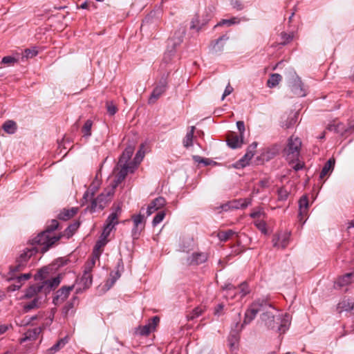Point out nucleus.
Masks as SVG:
<instances>
[{
    "label": "nucleus",
    "mask_w": 354,
    "mask_h": 354,
    "mask_svg": "<svg viewBox=\"0 0 354 354\" xmlns=\"http://www.w3.org/2000/svg\"><path fill=\"white\" fill-rule=\"evenodd\" d=\"M261 321L265 325L271 329L277 328L279 333H284L290 324V316L287 313L281 317H275L272 312L266 310L261 317Z\"/></svg>",
    "instance_id": "f257e3e1"
},
{
    "label": "nucleus",
    "mask_w": 354,
    "mask_h": 354,
    "mask_svg": "<svg viewBox=\"0 0 354 354\" xmlns=\"http://www.w3.org/2000/svg\"><path fill=\"white\" fill-rule=\"evenodd\" d=\"M61 238L60 236H53L44 230L29 241L31 247H37L38 252L44 254L47 252Z\"/></svg>",
    "instance_id": "f03ea898"
},
{
    "label": "nucleus",
    "mask_w": 354,
    "mask_h": 354,
    "mask_svg": "<svg viewBox=\"0 0 354 354\" xmlns=\"http://www.w3.org/2000/svg\"><path fill=\"white\" fill-rule=\"evenodd\" d=\"M95 263L94 259H93L91 262L87 263L83 271V274L80 278H77L75 285L77 284L80 287L77 288L75 290V294H80L84 290L88 289L93 283V275L91 274L92 269Z\"/></svg>",
    "instance_id": "7ed1b4c3"
},
{
    "label": "nucleus",
    "mask_w": 354,
    "mask_h": 354,
    "mask_svg": "<svg viewBox=\"0 0 354 354\" xmlns=\"http://www.w3.org/2000/svg\"><path fill=\"white\" fill-rule=\"evenodd\" d=\"M301 142L297 137L290 136L288 140L287 146L283 150V156L290 162L299 159Z\"/></svg>",
    "instance_id": "20e7f679"
},
{
    "label": "nucleus",
    "mask_w": 354,
    "mask_h": 354,
    "mask_svg": "<svg viewBox=\"0 0 354 354\" xmlns=\"http://www.w3.org/2000/svg\"><path fill=\"white\" fill-rule=\"evenodd\" d=\"M272 308L270 304H269L264 299H257L254 301L248 308L245 313V317L243 323L241 325L243 328V325L250 324L256 317L257 314L260 311H263L267 309Z\"/></svg>",
    "instance_id": "39448f33"
},
{
    "label": "nucleus",
    "mask_w": 354,
    "mask_h": 354,
    "mask_svg": "<svg viewBox=\"0 0 354 354\" xmlns=\"http://www.w3.org/2000/svg\"><path fill=\"white\" fill-rule=\"evenodd\" d=\"M121 213L122 207L120 205H118L106 218L100 238L106 240L112 230L118 224V218Z\"/></svg>",
    "instance_id": "423d86ee"
},
{
    "label": "nucleus",
    "mask_w": 354,
    "mask_h": 354,
    "mask_svg": "<svg viewBox=\"0 0 354 354\" xmlns=\"http://www.w3.org/2000/svg\"><path fill=\"white\" fill-rule=\"evenodd\" d=\"M184 31L175 32L173 37L168 40L167 49L164 54L163 60L168 62L171 60V57L175 53V49L177 46H179L183 42Z\"/></svg>",
    "instance_id": "0eeeda50"
},
{
    "label": "nucleus",
    "mask_w": 354,
    "mask_h": 354,
    "mask_svg": "<svg viewBox=\"0 0 354 354\" xmlns=\"http://www.w3.org/2000/svg\"><path fill=\"white\" fill-rule=\"evenodd\" d=\"M168 75L169 73L163 74L158 84L156 85L149 99V104L154 103L166 91L167 88Z\"/></svg>",
    "instance_id": "6e6552de"
},
{
    "label": "nucleus",
    "mask_w": 354,
    "mask_h": 354,
    "mask_svg": "<svg viewBox=\"0 0 354 354\" xmlns=\"http://www.w3.org/2000/svg\"><path fill=\"white\" fill-rule=\"evenodd\" d=\"M118 168L120 167V171L115 176L114 186L116 187L118 184L121 183L127 176L128 173H133L137 167L136 163L130 162V165H117Z\"/></svg>",
    "instance_id": "1a4fd4ad"
},
{
    "label": "nucleus",
    "mask_w": 354,
    "mask_h": 354,
    "mask_svg": "<svg viewBox=\"0 0 354 354\" xmlns=\"http://www.w3.org/2000/svg\"><path fill=\"white\" fill-rule=\"evenodd\" d=\"M110 194H104L102 193L97 198H94L91 203V205L87 207L90 212L93 213L97 210L103 209L109 201Z\"/></svg>",
    "instance_id": "9d476101"
},
{
    "label": "nucleus",
    "mask_w": 354,
    "mask_h": 354,
    "mask_svg": "<svg viewBox=\"0 0 354 354\" xmlns=\"http://www.w3.org/2000/svg\"><path fill=\"white\" fill-rule=\"evenodd\" d=\"M75 288V283L71 286H64L55 292L53 303L55 306L62 304L69 296L71 292Z\"/></svg>",
    "instance_id": "9b49d317"
},
{
    "label": "nucleus",
    "mask_w": 354,
    "mask_h": 354,
    "mask_svg": "<svg viewBox=\"0 0 354 354\" xmlns=\"http://www.w3.org/2000/svg\"><path fill=\"white\" fill-rule=\"evenodd\" d=\"M290 90L293 95L297 97H304L306 95L303 83L297 75H295L292 77L290 84Z\"/></svg>",
    "instance_id": "f8f14e48"
},
{
    "label": "nucleus",
    "mask_w": 354,
    "mask_h": 354,
    "mask_svg": "<svg viewBox=\"0 0 354 354\" xmlns=\"http://www.w3.org/2000/svg\"><path fill=\"white\" fill-rule=\"evenodd\" d=\"M44 286L41 285V283L33 284L25 290L23 298L29 299L36 297H41V293L44 291Z\"/></svg>",
    "instance_id": "ddd939ff"
},
{
    "label": "nucleus",
    "mask_w": 354,
    "mask_h": 354,
    "mask_svg": "<svg viewBox=\"0 0 354 354\" xmlns=\"http://www.w3.org/2000/svg\"><path fill=\"white\" fill-rule=\"evenodd\" d=\"M131 218L133 222L132 235L134 237H138L140 232L145 228V217L141 214H139L133 215Z\"/></svg>",
    "instance_id": "4468645a"
},
{
    "label": "nucleus",
    "mask_w": 354,
    "mask_h": 354,
    "mask_svg": "<svg viewBox=\"0 0 354 354\" xmlns=\"http://www.w3.org/2000/svg\"><path fill=\"white\" fill-rule=\"evenodd\" d=\"M37 252L38 250L37 249V247L26 248L21 251V254L17 258L16 260H17V262H19L20 263L23 264L25 267H26L27 263L29 259L31 258V257H32Z\"/></svg>",
    "instance_id": "2eb2a0df"
},
{
    "label": "nucleus",
    "mask_w": 354,
    "mask_h": 354,
    "mask_svg": "<svg viewBox=\"0 0 354 354\" xmlns=\"http://www.w3.org/2000/svg\"><path fill=\"white\" fill-rule=\"evenodd\" d=\"M208 258V255L205 252H194L187 259V265L197 266L205 263Z\"/></svg>",
    "instance_id": "dca6fc26"
},
{
    "label": "nucleus",
    "mask_w": 354,
    "mask_h": 354,
    "mask_svg": "<svg viewBox=\"0 0 354 354\" xmlns=\"http://www.w3.org/2000/svg\"><path fill=\"white\" fill-rule=\"evenodd\" d=\"M290 238V232H284L278 234L277 236L273 238V244L274 246L281 247V248H285L288 244L289 243Z\"/></svg>",
    "instance_id": "f3484780"
},
{
    "label": "nucleus",
    "mask_w": 354,
    "mask_h": 354,
    "mask_svg": "<svg viewBox=\"0 0 354 354\" xmlns=\"http://www.w3.org/2000/svg\"><path fill=\"white\" fill-rule=\"evenodd\" d=\"M166 201L163 197H158L153 200L148 205L147 209V216H150L163 206H165Z\"/></svg>",
    "instance_id": "a211bd4d"
},
{
    "label": "nucleus",
    "mask_w": 354,
    "mask_h": 354,
    "mask_svg": "<svg viewBox=\"0 0 354 354\" xmlns=\"http://www.w3.org/2000/svg\"><path fill=\"white\" fill-rule=\"evenodd\" d=\"M229 39L227 35L219 37L217 39L211 41L209 48L211 50L215 53H220L223 50L225 42Z\"/></svg>",
    "instance_id": "6ab92c4d"
},
{
    "label": "nucleus",
    "mask_w": 354,
    "mask_h": 354,
    "mask_svg": "<svg viewBox=\"0 0 354 354\" xmlns=\"http://www.w3.org/2000/svg\"><path fill=\"white\" fill-rule=\"evenodd\" d=\"M62 281V276L57 275V277L52 278L50 279L43 281L41 285L44 286V294L46 295L47 293H49L53 288L57 287Z\"/></svg>",
    "instance_id": "aec40b11"
},
{
    "label": "nucleus",
    "mask_w": 354,
    "mask_h": 354,
    "mask_svg": "<svg viewBox=\"0 0 354 354\" xmlns=\"http://www.w3.org/2000/svg\"><path fill=\"white\" fill-rule=\"evenodd\" d=\"M43 303L42 297H36L32 298L30 301L26 302L23 306V310L28 313L32 310L39 308Z\"/></svg>",
    "instance_id": "412c9836"
},
{
    "label": "nucleus",
    "mask_w": 354,
    "mask_h": 354,
    "mask_svg": "<svg viewBox=\"0 0 354 354\" xmlns=\"http://www.w3.org/2000/svg\"><path fill=\"white\" fill-rule=\"evenodd\" d=\"M135 150V147L132 145L127 146L122 155L119 158V161L118 162V165H130L129 160L131 159L133 152Z\"/></svg>",
    "instance_id": "4be33fe9"
},
{
    "label": "nucleus",
    "mask_w": 354,
    "mask_h": 354,
    "mask_svg": "<svg viewBox=\"0 0 354 354\" xmlns=\"http://www.w3.org/2000/svg\"><path fill=\"white\" fill-rule=\"evenodd\" d=\"M252 197L246 198H239L230 201V205L233 209H244L252 203Z\"/></svg>",
    "instance_id": "5701e85b"
},
{
    "label": "nucleus",
    "mask_w": 354,
    "mask_h": 354,
    "mask_svg": "<svg viewBox=\"0 0 354 354\" xmlns=\"http://www.w3.org/2000/svg\"><path fill=\"white\" fill-rule=\"evenodd\" d=\"M43 328L35 327L32 329H28L25 333L24 337L21 339V342L26 341L35 340L41 333Z\"/></svg>",
    "instance_id": "b1692460"
},
{
    "label": "nucleus",
    "mask_w": 354,
    "mask_h": 354,
    "mask_svg": "<svg viewBox=\"0 0 354 354\" xmlns=\"http://www.w3.org/2000/svg\"><path fill=\"white\" fill-rule=\"evenodd\" d=\"M78 212V207L62 209L57 216L59 220L68 221L73 218Z\"/></svg>",
    "instance_id": "393cba45"
},
{
    "label": "nucleus",
    "mask_w": 354,
    "mask_h": 354,
    "mask_svg": "<svg viewBox=\"0 0 354 354\" xmlns=\"http://www.w3.org/2000/svg\"><path fill=\"white\" fill-rule=\"evenodd\" d=\"M68 342V337H64L59 339L53 346L49 348L46 353L47 354H55L62 349Z\"/></svg>",
    "instance_id": "a878e982"
},
{
    "label": "nucleus",
    "mask_w": 354,
    "mask_h": 354,
    "mask_svg": "<svg viewBox=\"0 0 354 354\" xmlns=\"http://www.w3.org/2000/svg\"><path fill=\"white\" fill-rule=\"evenodd\" d=\"M335 164V160L334 158H330L324 165L320 174L319 178H324L329 173L332 172L333 170L334 166Z\"/></svg>",
    "instance_id": "bb28decb"
},
{
    "label": "nucleus",
    "mask_w": 354,
    "mask_h": 354,
    "mask_svg": "<svg viewBox=\"0 0 354 354\" xmlns=\"http://www.w3.org/2000/svg\"><path fill=\"white\" fill-rule=\"evenodd\" d=\"M77 299L76 296H74L69 301H68L62 308V315L66 317L74 313L75 302Z\"/></svg>",
    "instance_id": "cd10ccee"
},
{
    "label": "nucleus",
    "mask_w": 354,
    "mask_h": 354,
    "mask_svg": "<svg viewBox=\"0 0 354 354\" xmlns=\"http://www.w3.org/2000/svg\"><path fill=\"white\" fill-rule=\"evenodd\" d=\"M227 145L232 149H236L241 147L243 142V137L237 135H232L227 138Z\"/></svg>",
    "instance_id": "c85d7f7f"
},
{
    "label": "nucleus",
    "mask_w": 354,
    "mask_h": 354,
    "mask_svg": "<svg viewBox=\"0 0 354 354\" xmlns=\"http://www.w3.org/2000/svg\"><path fill=\"white\" fill-rule=\"evenodd\" d=\"M223 290L225 291L224 296L227 299H233L239 295L237 288L230 283L225 285V287H223Z\"/></svg>",
    "instance_id": "c756f323"
},
{
    "label": "nucleus",
    "mask_w": 354,
    "mask_h": 354,
    "mask_svg": "<svg viewBox=\"0 0 354 354\" xmlns=\"http://www.w3.org/2000/svg\"><path fill=\"white\" fill-rule=\"evenodd\" d=\"M206 310V307L205 306H198L192 310L187 315V320H194L196 319Z\"/></svg>",
    "instance_id": "7c9ffc66"
},
{
    "label": "nucleus",
    "mask_w": 354,
    "mask_h": 354,
    "mask_svg": "<svg viewBox=\"0 0 354 354\" xmlns=\"http://www.w3.org/2000/svg\"><path fill=\"white\" fill-rule=\"evenodd\" d=\"M354 281V271L346 273L338 278L337 283L339 286H344Z\"/></svg>",
    "instance_id": "2f4dec72"
},
{
    "label": "nucleus",
    "mask_w": 354,
    "mask_h": 354,
    "mask_svg": "<svg viewBox=\"0 0 354 354\" xmlns=\"http://www.w3.org/2000/svg\"><path fill=\"white\" fill-rule=\"evenodd\" d=\"M308 205V198L307 196H303L299 201V216L302 217L307 214Z\"/></svg>",
    "instance_id": "473e14b6"
},
{
    "label": "nucleus",
    "mask_w": 354,
    "mask_h": 354,
    "mask_svg": "<svg viewBox=\"0 0 354 354\" xmlns=\"http://www.w3.org/2000/svg\"><path fill=\"white\" fill-rule=\"evenodd\" d=\"M194 131L195 127L192 126L189 128V131L183 139V145L185 147L188 148L192 146Z\"/></svg>",
    "instance_id": "72a5a7b5"
},
{
    "label": "nucleus",
    "mask_w": 354,
    "mask_h": 354,
    "mask_svg": "<svg viewBox=\"0 0 354 354\" xmlns=\"http://www.w3.org/2000/svg\"><path fill=\"white\" fill-rule=\"evenodd\" d=\"M116 268H117V270L115 272H111V274H110L111 279H110L109 281H110V283H111V286L113 285L115 283V282L121 276L120 272H121L122 270H123V263H122V259L119 260Z\"/></svg>",
    "instance_id": "f704fd0d"
},
{
    "label": "nucleus",
    "mask_w": 354,
    "mask_h": 354,
    "mask_svg": "<svg viewBox=\"0 0 354 354\" xmlns=\"http://www.w3.org/2000/svg\"><path fill=\"white\" fill-rule=\"evenodd\" d=\"M2 129L7 133L13 134L16 132L17 127L15 121L9 120L3 124Z\"/></svg>",
    "instance_id": "c9c22d12"
},
{
    "label": "nucleus",
    "mask_w": 354,
    "mask_h": 354,
    "mask_svg": "<svg viewBox=\"0 0 354 354\" xmlns=\"http://www.w3.org/2000/svg\"><path fill=\"white\" fill-rule=\"evenodd\" d=\"M26 267L20 263L19 262H17V260L15 261V265L10 266V272H9V278L8 280H13L15 279L17 276H15V273L19 271L23 270Z\"/></svg>",
    "instance_id": "e433bc0d"
},
{
    "label": "nucleus",
    "mask_w": 354,
    "mask_h": 354,
    "mask_svg": "<svg viewBox=\"0 0 354 354\" xmlns=\"http://www.w3.org/2000/svg\"><path fill=\"white\" fill-rule=\"evenodd\" d=\"M255 151L254 150H251V149L248 147L246 153L239 160V164L241 167H245L249 164V161L254 156Z\"/></svg>",
    "instance_id": "4c0bfd02"
},
{
    "label": "nucleus",
    "mask_w": 354,
    "mask_h": 354,
    "mask_svg": "<svg viewBox=\"0 0 354 354\" xmlns=\"http://www.w3.org/2000/svg\"><path fill=\"white\" fill-rule=\"evenodd\" d=\"M80 225V222L79 221H75L73 223L70 224L66 229L65 230V235L70 238L72 236L75 232L77 231V230L79 228Z\"/></svg>",
    "instance_id": "58836bf2"
},
{
    "label": "nucleus",
    "mask_w": 354,
    "mask_h": 354,
    "mask_svg": "<svg viewBox=\"0 0 354 354\" xmlns=\"http://www.w3.org/2000/svg\"><path fill=\"white\" fill-rule=\"evenodd\" d=\"M327 129L341 135H343L346 131V129H344V124L340 122L328 124Z\"/></svg>",
    "instance_id": "ea45409f"
},
{
    "label": "nucleus",
    "mask_w": 354,
    "mask_h": 354,
    "mask_svg": "<svg viewBox=\"0 0 354 354\" xmlns=\"http://www.w3.org/2000/svg\"><path fill=\"white\" fill-rule=\"evenodd\" d=\"M338 308L342 310L351 311L354 308V301L352 299H344L338 304Z\"/></svg>",
    "instance_id": "a19ab883"
},
{
    "label": "nucleus",
    "mask_w": 354,
    "mask_h": 354,
    "mask_svg": "<svg viewBox=\"0 0 354 354\" xmlns=\"http://www.w3.org/2000/svg\"><path fill=\"white\" fill-rule=\"evenodd\" d=\"M281 78L282 77H281V75H279L278 73L272 74L270 75V77H269V79L268 80L267 86L269 88H273V87L276 86L279 83V82L281 80Z\"/></svg>",
    "instance_id": "79ce46f5"
},
{
    "label": "nucleus",
    "mask_w": 354,
    "mask_h": 354,
    "mask_svg": "<svg viewBox=\"0 0 354 354\" xmlns=\"http://www.w3.org/2000/svg\"><path fill=\"white\" fill-rule=\"evenodd\" d=\"M297 120V114L293 113L290 115L285 122H282L281 127L285 129H289L294 126Z\"/></svg>",
    "instance_id": "37998d69"
},
{
    "label": "nucleus",
    "mask_w": 354,
    "mask_h": 354,
    "mask_svg": "<svg viewBox=\"0 0 354 354\" xmlns=\"http://www.w3.org/2000/svg\"><path fill=\"white\" fill-rule=\"evenodd\" d=\"M239 335L236 333H231L228 337V346H230L231 350H234L236 348L238 342H239Z\"/></svg>",
    "instance_id": "c03bdc74"
},
{
    "label": "nucleus",
    "mask_w": 354,
    "mask_h": 354,
    "mask_svg": "<svg viewBox=\"0 0 354 354\" xmlns=\"http://www.w3.org/2000/svg\"><path fill=\"white\" fill-rule=\"evenodd\" d=\"M93 126V121L91 120H87L84 124L82 128V132L83 133V136L85 138H88L91 136V128Z\"/></svg>",
    "instance_id": "a18cd8bd"
},
{
    "label": "nucleus",
    "mask_w": 354,
    "mask_h": 354,
    "mask_svg": "<svg viewBox=\"0 0 354 354\" xmlns=\"http://www.w3.org/2000/svg\"><path fill=\"white\" fill-rule=\"evenodd\" d=\"M106 243V240H104L102 238H100V239L96 242L93 252L95 258H99L101 253L100 250L102 247L105 245Z\"/></svg>",
    "instance_id": "49530a36"
},
{
    "label": "nucleus",
    "mask_w": 354,
    "mask_h": 354,
    "mask_svg": "<svg viewBox=\"0 0 354 354\" xmlns=\"http://www.w3.org/2000/svg\"><path fill=\"white\" fill-rule=\"evenodd\" d=\"M240 22V19H239L237 17H232L230 19H222L215 26L214 28L217 26H230L234 24H239Z\"/></svg>",
    "instance_id": "de8ad7c7"
},
{
    "label": "nucleus",
    "mask_w": 354,
    "mask_h": 354,
    "mask_svg": "<svg viewBox=\"0 0 354 354\" xmlns=\"http://www.w3.org/2000/svg\"><path fill=\"white\" fill-rule=\"evenodd\" d=\"M154 329L151 327V326L148 323L145 326H140L138 328L137 333H138L140 335H148L152 330Z\"/></svg>",
    "instance_id": "09e8293b"
},
{
    "label": "nucleus",
    "mask_w": 354,
    "mask_h": 354,
    "mask_svg": "<svg viewBox=\"0 0 354 354\" xmlns=\"http://www.w3.org/2000/svg\"><path fill=\"white\" fill-rule=\"evenodd\" d=\"M234 234V232H233L231 230H229L227 231H221L219 232L217 234L218 238L221 241H227L230 236H232Z\"/></svg>",
    "instance_id": "8fccbe9b"
},
{
    "label": "nucleus",
    "mask_w": 354,
    "mask_h": 354,
    "mask_svg": "<svg viewBox=\"0 0 354 354\" xmlns=\"http://www.w3.org/2000/svg\"><path fill=\"white\" fill-rule=\"evenodd\" d=\"M236 288L238 289V294L240 299L245 297L250 292L248 286L246 283H242L239 287Z\"/></svg>",
    "instance_id": "3c124183"
},
{
    "label": "nucleus",
    "mask_w": 354,
    "mask_h": 354,
    "mask_svg": "<svg viewBox=\"0 0 354 354\" xmlns=\"http://www.w3.org/2000/svg\"><path fill=\"white\" fill-rule=\"evenodd\" d=\"M37 54H38V51L35 47H33L32 48H26L24 50L22 58H24V57H26V59L32 58V57H35Z\"/></svg>",
    "instance_id": "603ef678"
},
{
    "label": "nucleus",
    "mask_w": 354,
    "mask_h": 354,
    "mask_svg": "<svg viewBox=\"0 0 354 354\" xmlns=\"http://www.w3.org/2000/svg\"><path fill=\"white\" fill-rule=\"evenodd\" d=\"M59 226V223L57 220L53 219L50 221V223L46 226L45 229V232L46 233H48L49 234H51V233L55 231L56 229H57Z\"/></svg>",
    "instance_id": "864d4df0"
},
{
    "label": "nucleus",
    "mask_w": 354,
    "mask_h": 354,
    "mask_svg": "<svg viewBox=\"0 0 354 354\" xmlns=\"http://www.w3.org/2000/svg\"><path fill=\"white\" fill-rule=\"evenodd\" d=\"M254 225L263 234H267L266 223L264 221L257 219L254 221Z\"/></svg>",
    "instance_id": "5fc2aeb1"
},
{
    "label": "nucleus",
    "mask_w": 354,
    "mask_h": 354,
    "mask_svg": "<svg viewBox=\"0 0 354 354\" xmlns=\"http://www.w3.org/2000/svg\"><path fill=\"white\" fill-rule=\"evenodd\" d=\"M165 216V212L164 211H160L157 213V214L154 216L153 221H152V225L153 226H156L158 225L160 222L162 221Z\"/></svg>",
    "instance_id": "6e6d98bb"
},
{
    "label": "nucleus",
    "mask_w": 354,
    "mask_h": 354,
    "mask_svg": "<svg viewBox=\"0 0 354 354\" xmlns=\"http://www.w3.org/2000/svg\"><path fill=\"white\" fill-rule=\"evenodd\" d=\"M281 41L280 44L284 46L292 40L293 35L283 32L281 33Z\"/></svg>",
    "instance_id": "4d7b16f0"
},
{
    "label": "nucleus",
    "mask_w": 354,
    "mask_h": 354,
    "mask_svg": "<svg viewBox=\"0 0 354 354\" xmlns=\"http://www.w3.org/2000/svg\"><path fill=\"white\" fill-rule=\"evenodd\" d=\"M289 195V192L285 187H281L278 189V200L286 201Z\"/></svg>",
    "instance_id": "13d9d810"
},
{
    "label": "nucleus",
    "mask_w": 354,
    "mask_h": 354,
    "mask_svg": "<svg viewBox=\"0 0 354 354\" xmlns=\"http://www.w3.org/2000/svg\"><path fill=\"white\" fill-rule=\"evenodd\" d=\"M106 106L107 112L110 115H115L118 111V108L113 104V102H106Z\"/></svg>",
    "instance_id": "bf43d9fd"
},
{
    "label": "nucleus",
    "mask_w": 354,
    "mask_h": 354,
    "mask_svg": "<svg viewBox=\"0 0 354 354\" xmlns=\"http://www.w3.org/2000/svg\"><path fill=\"white\" fill-rule=\"evenodd\" d=\"M17 62V59L12 56H6L2 58L1 63L8 65H13Z\"/></svg>",
    "instance_id": "052dcab7"
},
{
    "label": "nucleus",
    "mask_w": 354,
    "mask_h": 354,
    "mask_svg": "<svg viewBox=\"0 0 354 354\" xmlns=\"http://www.w3.org/2000/svg\"><path fill=\"white\" fill-rule=\"evenodd\" d=\"M231 5L233 8L236 10H241L243 9V6L239 0H231Z\"/></svg>",
    "instance_id": "680f3d73"
},
{
    "label": "nucleus",
    "mask_w": 354,
    "mask_h": 354,
    "mask_svg": "<svg viewBox=\"0 0 354 354\" xmlns=\"http://www.w3.org/2000/svg\"><path fill=\"white\" fill-rule=\"evenodd\" d=\"M193 158L195 162L198 163H203L205 165H208L209 164V160L208 158H204L199 156H194Z\"/></svg>",
    "instance_id": "e2e57ef3"
},
{
    "label": "nucleus",
    "mask_w": 354,
    "mask_h": 354,
    "mask_svg": "<svg viewBox=\"0 0 354 354\" xmlns=\"http://www.w3.org/2000/svg\"><path fill=\"white\" fill-rule=\"evenodd\" d=\"M237 129L240 133V137H243L245 131V124L243 121H238L236 122Z\"/></svg>",
    "instance_id": "0e129e2a"
},
{
    "label": "nucleus",
    "mask_w": 354,
    "mask_h": 354,
    "mask_svg": "<svg viewBox=\"0 0 354 354\" xmlns=\"http://www.w3.org/2000/svg\"><path fill=\"white\" fill-rule=\"evenodd\" d=\"M31 277L30 273L23 274L19 276H17L15 279L17 280V283H21L22 281H26Z\"/></svg>",
    "instance_id": "69168bd1"
},
{
    "label": "nucleus",
    "mask_w": 354,
    "mask_h": 354,
    "mask_svg": "<svg viewBox=\"0 0 354 354\" xmlns=\"http://www.w3.org/2000/svg\"><path fill=\"white\" fill-rule=\"evenodd\" d=\"M233 91V88L230 86V84L225 87L223 94L222 95L221 100H223L225 97L230 94H231Z\"/></svg>",
    "instance_id": "338daca9"
},
{
    "label": "nucleus",
    "mask_w": 354,
    "mask_h": 354,
    "mask_svg": "<svg viewBox=\"0 0 354 354\" xmlns=\"http://www.w3.org/2000/svg\"><path fill=\"white\" fill-rule=\"evenodd\" d=\"M160 322V318L158 317V316H154L150 320H149V324L151 326V327L155 329L156 326L158 325V324Z\"/></svg>",
    "instance_id": "774afa93"
}]
</instances>
